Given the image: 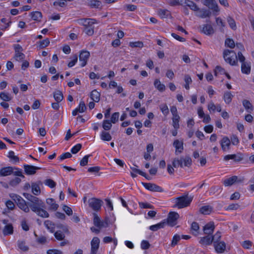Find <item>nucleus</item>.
<instances>
[{
  "label": "nucleus",
  "instance_id": "obj_64",
  "mask_svg": "<svg viewBox=\"0 0 254 254\" xmlns=\"http://www.w3.org/2000/svg\"><path fill=\"white\" fill-rule=\"evenodd\" d=\"M47 254H63V252L57 249L49 250L47 252Z\"/></svg>",
  "mask_w": 254,
  "mask_h": 254
},
{
  "label": "nucleus",
  "instance_id": "obj_4",
  "mask_svg": "<svg viewBox=\"0 0 254 254\" xmlns=\"http://www.w3.org/2000/svg\"><path fill=\"white\" fill-rule=\"evenodd\" d=\"M89 206L94 211H98L103 203L102 200L95 197L90 198L88 200Z\"/></svg>",
  "mask_w": 254,
  "mask_h": 254
},
{
  "label": "nucleus",
  "instance_id": "obj_17",
  "mask_svg": "<svg viewBox=\"0 0 254 254\" xmlns=\"http://www.w3.org/2000/svg\"><path fill=\"white\" fill-rule=\"evenodd\" d=\"M201 32L206 35H209L214 33V30L211 25L206 24L202 25Z\"/></svg>",
  "mask_w": 254,
  "mask_h": 254
},
{
  "label": "nucleus",
  "instance_id": "obj_59",
  "mask_svg": "<svg viewBox=\"0 0 254 254\" xmlns=\"http://www.w3.org/2000/svg\"><path fill=\"white\" fill-rule=\"evenodd\" d=\"M225 72V69L222 68L221 66L219 65H217L216 66L215 69L214 70V75L215 76H217L218 73L220 74H224Z\"/></svg>",
  "mask_w": 254,
  "mask_h": 254
},
{
  "label": "nucleus",
  "instance_id": "obj_53",
  "mask_svg": "<svg viewBox=\"0 0 254 254\" xmlns=\"http://www.w3.org/2000/svg\"><path fill=\"white\" fill-rule=\"evenodd\" d=\"M129 45L132 48H142L143 46V44L141 41H137L134 42H130Z\"/></svg>",
  "mask_w": 254,
  "mask_h": 254
},
{
  "label": "nucleus",
  "instance_id": "obj_30",
  "mask_svg": "<svg viewBox=\"0 0 254 254\" xmlns=\"http://www.w3.org/2000/svg\"><path fill=\"white\" fill-rule=\"evenodd\" d=\"M212 211V207L210 205L202 206L199 209V212L204 215L209 214Z\"/></svg>",
  "mask_w": 254,
  "mask_h": 254
},
{
  "label": "nucleus",
  "instance_id": "obj_20",
  "mask_svg": "<svg viewBox=\"0 0 254 254\" xmlns=\"http://www.w3.org/2000/svg\"><path fill=\"white\" fill-rule=\"evenodd\" d=\"M230 159L234 160V161L236 162H239L243 159V157L241 155H238L236 154L227 155L225 156L224 157V160L225 161H228Z\"/></svg>",
  "mask_w": 254,
  "mask_h": 254
},
{
  "label": "nucleus",
  "instance_id": "obj_61",
  "mask_svg": "<svg viewBox=\"0 0 254 254\" xmlns=\"http://www.w3.org/2000/svg\"><path fill=\"white\" fill-rule=\"evenodd\" d=\"M45 184L51 188H54L56 186V183L51 179H47L45 180Z\"/></svg>",
  "mask_w": 254,
  "mask_h": 254
},
{
  "label": "nucleus",
  "instance_id": "obj_50",
  "mask_svg": "<svg viewBox=\"0 0 254 254\" xmlns=\"http://www.w3.org/2000/svg\"><path fill=\"white\" fill-rule=\"evenodd\" d=\"M8 157L15 163L19 162V158L14 155V152L13 151H10L8 153Z\"/></svg>",
  "mask_w": 254,
  "mask_h": 254
},
{
  "label": "nucleus",
  "instance_id": "obj_62",
  "mask_svg": "<svg viewBox=\"0 0 254 254\" xmlns=\"http://www.w3.org/2000/svg\"><path fill=\"white\" fill-rule=\"evenodd\" d=\"M14 170L13 171V174L14 176H19L22 178H24L25 176L22 174V173L21 170H19L18 168L13 167Z\"/></svg>",
  "mask_w": 254,
  "mask_h": 254
},
{
  "label": "nucleus",
  "instance_id": "obj_25",
  "mask_svg": "<svg viewBox=\"0 0 254 254\" xmlns=\"http://www.w3.org/2000/svg\"><path fill=\"white\" fill-rule=\"evenodd\" d=\"M184 4L190 7V8L194 11H196L197 10L199 9L198 6L192 1L190 0H184Z\"/></svg>",
  "mask_w": 254,
  "mask_h": 254
},
{
  "label": "nucleus",
  "instance_id": "obj_44",
  "mask_svg": "<svg viewBox=\"0 0 254 254\" xmlns=\"http://www.w3.org/2000/svg\"><path fill=\"white\" fill-rule=\"evenodd\" d=\"M211 237L212 242H213V244H216L219 242L221 238V232L218 231L214 235L211 236Z\"/></svg>",
  "mask_w": 254,
  "mask_h": 254
},
{
  "label": "nucleus",
  "instance_id": "obj_40",
  "mask_svg": "<svg viewBox=\"0 0 254 254\" xmlns=\"http://www.w3.org/2000/svg\"><path fill=\"white\" fill-rule=\"evenodd\" d=\"M32 191L35 195L40 194L41 190L39 186L35 183H33L32 184Z\"/></svg>",
  "mask_w": 254,
  "mask_h": 254
},
{
  "label": "nucleus",
  "instance_id": "obj_35",
  "mask_svg": "<svg viewBox=\"0 0 254 254\" xmlns=\"http://www.w3.org/2000/svg\"><path fill=\"white\" fill-rule=\"evenodd\" d=\"M102 3L100 1L97 0H90L88 3V5L91 8H99L101 7Z\"/></svg>",
  "mask_w": 254,
  "mask_h": 254
},
{
  "label": "nucleus",
  "instance_id": "obj_58",
  "mask_svg": "<svg viewBox=\"0 0 254 254\" xmlns=\"http://www.w3.org/2000/svg\"><path fill=\"white\" fill-rule=\"evenodd\" d=\"M180 239L181 237L180 235L178 234L175 235L173 238L171 246L172 247L175 246L178 244Z\"/></svg>",
  "mask_w": 254,
  "mask_h": 254
},
{
  "label": "nucleus",
  "instance_id": "obj_14",
  "mask_svg": "<svg viewBox=\"0 0 254 254\" xmlns=\"http://www.w3.org/2000/svg\"><path fill=\"white\" fill-rule=\"evenodd\" d=\"M24 171L26 174L32 175L35 174L36 172V171L40 170L41 168L32 165H24Z\"/></svg>",
  "mask_w": 254,
  "mask_h": 254
},
{
  "label": "nucleus",
  "instance_id": "obj_43",
  "mask_svg": "<svg viewBox=\"0 0 254 254\" xmlns=\"http://www.w3.org/2000/svg\"><path fill=\"white\" fill-rule=\"evenodd\" d=\"M227 21L230 26V27L233 30L236 29V24L235 20L231 16H229L227 18Z\"/></svg>",
  "mask_w": 254,
  "mask_h": 254
},
{
  "label": "nucleus",
  "instance_id": "obj_23",
  "mask_svg": "<svg viewBox=\"0 0 254 254\" xmlns=\"http://www.w3.org/2000/svg\"><path fill=\"white\" fill-rule=\"evenodd\" d=\"M238 177L236 176H233L225 180L223 182V184L225 186H230L232 185L234 183L238 182ZM243 180L238 181L239 182H241Z\"/></svg>",
  "mask_w": 254,
  "mask_h": 254
},
{
  "label": "nucleus",
  "instance_id": "obj_45",
  "mask_svg": "<svg viewBox=\"0 0 254 254\" xmlns=\"http://www.w3.org/2000/svg\"><path fill=\"white\" fill-rule=\"evenodd\" d=\"M101 138L104 141H110L112 139V136L109 132L103 131L101 134Z\"/></svg>",
  "mask_w": 254,
  "mask_h": 254
},
{
  "label": "nucleus",
  "instance_id": "obj_63",
  "mask_svg": "<svg viewBox=\"0 0 254 254\" xmlns=\"http://www.w3.org/2000/svg\"><path fill=\"white\" fill-rule=\"evenodd\" d=\"M81 147L82 145L81 144H77L71 148V152L73 154H76L81 149Z\"/></svg>",
  "mask_w": 254,
  "mask_h": 254
},
{
  "label": "nucleus",
  "instance_id": "obj_18",
  "mask_svg": "<svg viewBox=\"0 0 254 254\" xmlns=\"http://www.w3.org/2000/svg\"><path fill=\"white\" fill-rule=\"evenodd\" d=\"M216 251L218 253H223L226 249V244L223 241L213 244Z\"/></svg>",
  "mask_w": 254,
  "mask_h": 254
},
{
  "label": "nucleus",
  "instance_id": "obj_52",
  "mask_svg": "<svg viewBox=\"0 0 254 254\" xmlns=\"http://www.w3.org/2000/svg\"><path fill=\"white\" fill-rule=\"evenodd\" d=\"M21 181V180L19 178L16 177L9 182V185L12 187H15L18 185Z\"/></svg>",
  "mask_w": 254,
  "mask_h": 254
},
{
  "label": "nucleus",
  "instance_id": "obj_13",
  "mask_svg": "<svg viewBox=\"0 0 254 254\" xmlns=\"http://www.w3.org/2000/svg\"><path fill=\"white\" fill-rule=\"evenodd\" d=\"M3 224H5L6 225L4 227L3 229V234L4 236H6L8 235H11L13 234V228L11 224H7L8 220L3 219L2 220Z\"/></svg>",
  "mask_w": 254,
  "mask_h": 254
},
{
  "label": "nucleus",
  "instance_id": "obj_3",
  "mask_svg": "<svg viewBox=\"0 0 254 254\" xmlns=\"http://www.w3.org/2000/svg\"><path fill=\"white\" fill-rule=\"evenodd\" d=\"M192 200L191 196L188 194L176 198L175 206L179 208H182L189 206Z\"/></svg>",
  "mask_w": 254,
  "mask_h": 254
},
{
  "label": "nucleus",
  "instance_id": "obj_28",
  "mask_svg": "<svg viewBox=\"0 0 254 254\" xmlns=\"http://www.w3.org/2000/svg\"><path fill=\"white\" fill-rule=\"evenodd\" d=\"M91 99L95 102H98L100 99V93L96 90H93L90 93Z\"/></svg>",
  "mask_w": 254,
  "mask_h": 254
},
{
  "label": "nucleus",
  "instance_id": "obj_36",
  "mask_svg": "<svg viewBox=\"0 0 254 254\" xmlns=\"http://www.w3.org/2000/svg\"><path fill=\"white\" fill-rule=\"evenodd\" d=\"M54 97L57 102H61L64 99L63 94L60 90H57L54 92Z\"/></svg>",
  "mask_w": 254,
  "mask_h": 254
},
{
  "label": "nucleus",
  "instance_id": "obj_26",
  "mask_svg": "<svg viewBox=\"0 0 254 254\" xmlns=\"http://www.w3.org/2000/svg\"><path fill=\"white\" fill-rule=\"evenodd\" d=\"M166 225V222L165 219L160 223L150 226L149 227V229L153 231H156L159 229L164 228Z\"/></svg>",
  "mask_w": 254,
  "mask_h": 254
},
{
  "label": "nucleus",
  "instance_id": "obj_5",
  "mask_svg": "<svg viewBox=\"0 0 254 254\" xmlns=\"http://www.w3.org/2000/svg\"><path fill=\"white\" fill-rule=\"evenodd\" d=\"M179 217V215L176 212H171L169 213L168 218L165 220L166 224L173 227L177 224V221Z\"/></svg>",
  "mask_w": 254,
  "mask_h": 254
},
{
  "label": "nucleus",
  "instance_id": "obj_54",
  "mask_svg": "<svg viewBox=\"0 0 254 254\" xmlns=\"http://www.w3.org/2000/svg\"><path fill=\"white\" fill-rule=\"evenodd\" d=\"M55 238L59 241L63 240L65 238V235L61 231H57L54 234Z\"/></svg>",
  "mask_w": 254,
  "mask_h": 254
},
{
  "label": "nucleus",
  "instance_id": "obj_46",
  "mask_svg": "<svg viewBox=\"0 0 254 254\" xmlns=\"http://www.w3.org/2000/svg\"><path fill=\"white\" fill-rule=\"evenodd\" d=\"M184 80L186 82L185 87L186 89L188 90L190 89V84L192 82V79L189 75L186 74L185 75Z\"/></svg>",
  "mask_w": 254,
  "mask_h": 254
},
{
  "label": "nucleus",
  "instance_id": "obj_39",
  "mask_svg": "<svg viewBox=\"0 0 254 254\" xmlns=\"http://www.w3.org/2000/svg\"><path fill=\"white\" fill-rule=\"evenodd\" d=\"M180 116L178 115L173 116V126L175 129H178L179 128V120H180Z\"/></svg>",
  "mask_w": 254,
  "mask_h": 254
},
{
  "label": "nucleus",
  "instance_id": "obj_8",
  "mask_svg": "<svg viewBox=\"0 0 254 254\" xmlns=\"http://www.w3.org/2000/svg\"><path fill=\"white\" fill-rule=\"evenodd\" d=\"M142 184L146 189L150 191L154 192H162L163 191L161 187L155 184L142 183Z\"/></svg>",
  "mask_w": 254,
  "mask_h": 254
},
{
  "label": "nucleus",
  "instance_id": "obj_51",
  "mask_svg": "<svg viewBox=\"0 0 254 254\" xmlns=\"http://www.w3.org/2000/svg\"><path fill=\"white\" fill-rule=\"evenodd\" d=\"M39 44L40 48H41V49L47 47L49 45V44H50L49 39L48 38H46V39H45L43 41H40L39 42Z\"/></svg>",
  "mask_w": 254,
  "mask_h": 254
},
{
  "label": "nucleus",
  "instance_id": "obj_27",
  "mask_svg": "<svg viewBox=\"0 0 254 254\" xmlns=\"http://www.w3.org/2000/svg\"><path fill=\"white\" fill-rule=\"evenodd\" d=\"M242 104L247 112L250 113L252 112L253 111V106L252 103L249 100L246 99L243 100L242 101Z\"/></svg>",
  "mask_w": 254,
  "mask_h": 254
},
{
  "label": "nucleus",
  "instance_id": "obj_57",
  "mask_svg": "<svg viewBox=\"0 0 254 254\" xmlns=\"http://www.w3.org/2000/svg\"><path fill=\"white\" fill-rule=\"evenodd\" d=\"M79 113H83L86 110V107L83 101H81L79 103V106L76 108Z\"/></svg>",
  "mask_w": 254,
  "mask_h": 254
},
{
  "label": "nucleus",
  "instance_id": "obj_31",
  "mask_svg": "<svg viewBox=\"0 0 254 254\" xmlns=\"http://www.w3.org/2000/svg\"><path fill=\"white\" fill-rule=\"evenodd\" d=\"M155 87L160 92H163L165 90V86L162 84L158 79H156L154 82Z\"/></svg>",
  "mask_w": 254,
  "mask_h": 254
},
{
  "label": "nucleus",
  "instance_id": "obj_42",
  "mask_svg": "<svg viewBox=\"0 0 254 254\" xmlns=\"http://www.w3.org/2000/svg\"><path fill=\"white\" fill-rule=\"evenodd\" d=\"M225 45L231 49H233L235 47V44L234 40L231 38H227L225 41Z\"/></svg>",
  "mask_w": 254,
  "mask_h": 254
},
{
  "label": "nucleus",
  "instance_id": "obj_19",
  "mask_svg": "<svg viewBox=\"0 0 254 254\" xmlns=\"http://www.w3.org/2000/svg\"><path fill=\"white\" fill-rule=\"evenodd\" d=\"M46 203L49 206V210L56 211L59 207V205L56 203V201L53 198H47Z\"/></svg>",
  "mask_w": 254,
  "mask_h": 254
},
{
  "label": "nucleus",
  "instance_id": "obj_24",
  "mask_svg": "<svg viewBox=\"0 0 254 254\" xmlns=\"http://www.w3.org/2000/svg\"><path fill=\"white\" fill-rule=\"evenodd\" d=\"M173 145L176 148L175 153L176 154H177V152H182L184 149L183 141H180L178 139H176L174 141Z\"/></svg>",
  "mask_w": 254,
  "mask_h": 254
},
{
  "label": "nucleus",
  "instance_id": "obj_48",
  "mask_svg": "<svg viewBox=\"0 0 254 254\" xmlns=\"http://www.w3.org/2000/svg\"><path fill=\"white\" fill-rule=\"evenodd\" d=\"M111 123H112L110 122L109 120H104L103 122V125H102L103 128L105 130H110L112 127Z\"/></svg>",
  "mask_w": 254,
  "mask_h": 254
},
{
  "label": "nucleus",
  "instance_id": "obj_9",
  "mask_svg": "<svg viewBox=\"0 0 254 254\" xmlns=\"http://www.w3.org/2000/svg\"><path fill=\"white\" fill-rule=\"evenodd\" d=\"M195 13V15L201 18H205L206 17H210L211 15V12L205 8H199L197 10Z\"/></svg>",
  "mask_w": 254,
  "mask_h": 254
},
{
  "label": "nucleus",
  "instance_id": "obj_10",
  "mask_svg": "<svg viewBox=\"0 0 254 254\" xmlns=\"http://www.w3.org/2000/svg\"><path fill=\"white\" fill-rule=\"evenodd\" d=\"M90 53L87 51H82L79 55V61L81 62V66H84L89 58Z\"/></svg>",
  "mask_w": 254,
  "mask_h": 254
},
{
  "label": "nucleus",
  "instance_id": "obj_21",
  "mask_svg": "<svg viewBox=\"0 0 254 254\" xmlns=\"http://www.w3.org/2000/svg\"><path fill=\"white\" fill-rule=\"evenodd\" d=\"M14 168L12 167H7L1 168L0 170V176H7L13 173Z\"/></svg>",
  "mask_w": 254,
  "mask_h": 254
},
{
  "label": "nucleus",
  "instance_id": "obj_11",
  "mask_svg": "<svg viewBox=\"0 0 254 254\" xmlns=\"http://www.w3.org/2000/svg\"><path fill=\"white\" fill-rule=\"evenodd\" d=\"M100 240L98 237H94L91 242L90 254H96L99 247Z\"/></svg>",
  "mask_w": 254,
  "mask_h": 254
},
{
  "label": "nucleus",
  "instance_id": "obj_15",
  "mask_svg": "<svg viewBox=\"0 0 254 254\" xmlns=\"http://www.w3.org/2000/svg\"><path fill=\"white\" fill-rule=\"evenodd\" d=\"M30 202L31 203L28 204L29 206L32 210V207L37 206H43V203H44L42 200L39 199L38 197L33 196L31 199Z\"/></svg>",
  "mask_w": 254,
  "mask_h": 254
},
{
  "label": "nucleus",
  "instance_id": "obj_22",
  "mask_svg": "<svg viewBox=\"0 0 254 254\" xmlns=\"http://www.w3.org/2000/svg\"><path fill=\"white\" fill-rule=\"evenodd\" d=\"M199 243L202 245L209 246L211 245L212 241L211 237L210 235L205 236L204 237H201Z\"/></svg>",
  "mask_w": 254,
  "mask_h": 254
},
{
  "label": "nucleus",
  "instance_id": "obj_33",
  "mask_svg": "<svg viewBox=\"0 0 254 254\" xmlns=\"http://www.w3.org/2000/svg\"><path fill=\"white\" fill-rule=\"evenodd\" d=\"M183 158L181 157L180 159H179L178 158H175L174 159L173 162H172V165L175 168H177L178 167H180L181 168L183 167Z\"/></svg>",
  "mask_w": 254,
  "mask_h": 254
},
{
  "label": "nucleus",
  "instance_id": "obj_1",
  "mask_svg": "<svg viewBox=\"0 0 254 254\" xmlns=\"http://www.w3.org/2000/svg\"><path fill=\"white\" fill-rule=\"evenodd\" d=\"M223 58L227 63L231 65H235L237 64V59L242 63L245 62V58L241 52H238V55L232 50H225L223 52Z\"/></svg>",
  "mask_w": 254,
  "mask_h": 254
},
{
  "label": "nucleus",
  "instance_id": "obj_12",
  "mask_svg": "<svg viewBox=\"0 0 254 254\" xmlns=\"http://www.w3.org/2000/svg\"><path fill=\"white\" fill-rule=\"evenodd\" d=\"M214 229V223L213 221H210L204 226L203 231L204 234L210 236L213 233Z\"/></svg>",
  "mask_w": 254,
  "mask_h": 254
},
{
  "label": "nucleus",
  "instance_id": "obj_38",
  "mask_svg": "<svg viewBox=\"0 0 254 254\" xmlns=\"http://www.w3.org/2000/svg\"><path fill=\"white\" fill-rule=\"evenodd\" d=\"M30 16L34 20L40 21V19L42 18V15L41 12L36 11L31 12Z\"/></svg>",
  "mask_w": 254,
  "mask_h": 254
},
{
  "label": "nucleus",
  "instance_id": "obj_37",
  "mask_svg": "<svg viewBox=\"0 0 254 254\" xmlns=\"http://www.w3.org/2000/svg\"><path fill=\"white\" fill-rule=\"evenodd\" d=\"M44 225L45 227L50 230V231L52 233H53L55 230V224L50 220H46L44 222Z\"/></svg>",
  "mask_w": 254,
  "mask_h": 254
},
{
  "label": "nucleus",
  "instance_id": "obj_49",
  "mask_svg": "<svg viewBox=\"0 0 254 254\" xmlns=\"http://www.w3.org/2000/svg\"><path fill=\"white\" fill-rule=\"evenodd\" d=\"M0 98L1 100L4 101H9L12 98L8 93L4 92L0 93Z\"/></svg>",
  "mask_w": 254,
  "mask_h": 254
},
{
  "label": "nucleus",
  "instance_id": "obj_32",
  "mask_svg": "<svg viewBox=\"0 0 254 254\" xmlns=\"http://www.w3.org/2000/svg\"><path fill=\"white\" fill-rule=\"evenodd\" d=\"M241 70L243 73L248 74L251 71V66L246 62L242 63Z\"/></svg>",
  "mask_w": 254,
  "mask_h": 254
},
{
  "label": "nucleus",
  "instance_id": "obj_41",
  "mask_svg": "<svg viewBox=\"0 0 254 254\" xmlns=\"http://www.w3.org/2000/svg\"><path fill=\"white\" fill-rule=\"evenodd\" d=\"M158 13L161 18H167L170 15V12L166 9H159Z\"/></svg>",
  "mask_w": 254,
  "mask_h": 254
},
{
  "label": "nucleus",
  "instance_id": "obj_6",
  "mask_svg": "<svg viewBox=\"0 0 254 254\" xmlns=\"http://www.w3.org/2000/svg\"><path fill=\"white\" fill-rule=\"evenodd\" d=\"M45 208V204L43 203V206L32 207V211L37 214V215L42 218H48L49 217L48 212L44 209Z\"/></svg>",
  "mask_w": 254,
  "mask_h": 254
},
{
  "label": "nucleus",
  "instance_id": "obj_47",
  "mask_svg": "<svg viewBox=\"0 0 254 254\" xmlns=\"http://www.w3.org/2000/svg\"><path fill=\"white\" fill-rule=\"evenodd\" d=\"M80 21V23L82 24L85 28L86 26H89L90 25V21H95L94 19L91 18H83L79 20Z\"/></svg>",
  "mask_w": 254,
  "mask_h": 254
},
{
  "label": "nucleus",
  "instance_id": "obj_60",
  "mask_svg": "<svg viewBox=\"0 0 254 254\" xmlns=\"http://www.w3.org/2000/svg\"><path fill=\"white\" fill-rule=\"evenodd\" d=\"M25 58V55L23 53L21 52H15L14 58L17 61H20L24 59Z\"/></svg>",
  "mask_w": 254,
  "mask_h": 254
},
{
  "label": "nucleus",
  "instance_id": "obj_56",
  "mask_svg": "<svg viewBox=\"0 0 254 254\" xmlns=\"http://www.w3.org/2000/svg\"><path fill=\"white\" fill-rule=\"evenodd\" d=\"M18 246L19 248L23 251H27L28 247L25 245L24 241H18Z\"/></svg>",
  "mask_w": 254,
  "mask_h": 254
},
{
  "label": "nucleus",
  "instance_id": "obj_34",
  "mask_svg": "<svg viewBox=\"0 0 254 254\" xmlns=\"http://www.w3.org/2000/svg\"><path fill=\"white\" fill-rule=\"evenodd\" d=\"M199 229V227L198 224L196 222H192L191 226V231L194 236L198 235Z\"/></svg>",
  "mask_w": 254,
  "mask_h": 254
},
{
  "label": "nucleus",
  "instance_id": "obj_16",
  "mask_svg": "<svg viewBox=\"0 0 254 254\" xmlns=\"http://www.w3.org/2000/svg\"><path fill=\"white\" fill-rule=\"evenodd\" d=\"M220 144L221 146L222 149L223 151L229 150L230 149V146L231 145L230 139L227 136H225L222 138Z\"/></svg>",
  "mask_w": 254,
  "mask_h": 254
},
{
  "label": "nucleus",
  "instance_id": "obj_29",
  "mask_svg": "<svg viewBox=\"0 0 254 254\" xmlns=\"http://www.w3.org/2000/svg\"><path fill=\"white\" fill-rule=\"evenodd\" d=\"M233 95L230 91H226L224 93L223 100L227 104H229L232 100Z\"/></svg>",
  "mask_w": 254,
  "mask_h": 254
},
{
  "label": "nucleus",
  "instance_id": "obj_2",
  "mask_svg": "<svg viewBox=\"0 0 254 254\" xmlns=\"http://www.w3.org/2000/svg\"><path fill=\"white\" fill-rule=\"evenodd\" d=\"M11 198L15 201L17 206L25 212H29V205L26 201L19 195L16 194H12L10 195Z\"/></svg>",
  "mask_w": 254,
  "mask_h": 254
},
{
  "label": "nucleus",
  "instance_id": "obj_55",
  "mask_svg": "<svg viewBox=\"0 0 254 254\" xmlns=\"http://www.w3.org/2000/svg\"><path fill=\"white\" fill-rule=\"evenodd\" d=\"M119 117V113L115 112L112 114L111 118V120L110 121V122L113 124H115L116 123H117L118 121Z\"/></svg>",
  "mask_w": 254,
  "mask_h": 254
},
{
  "label": "nucleus",
  "instance_id": "obj_7",
  "mask_svg": "<svg viewBox=\"0 0 254 254\" xmlns=\"http://www.w3.org/2000/svg\"><path fill=\"white\" fill-rule=\"evenodd\" d=\"M203 4L214 12L219 11L218 4L215 0H203Z\"/></svg>",
  "mask_w": 254,
  "mask_h": 254
}]
</instances>
